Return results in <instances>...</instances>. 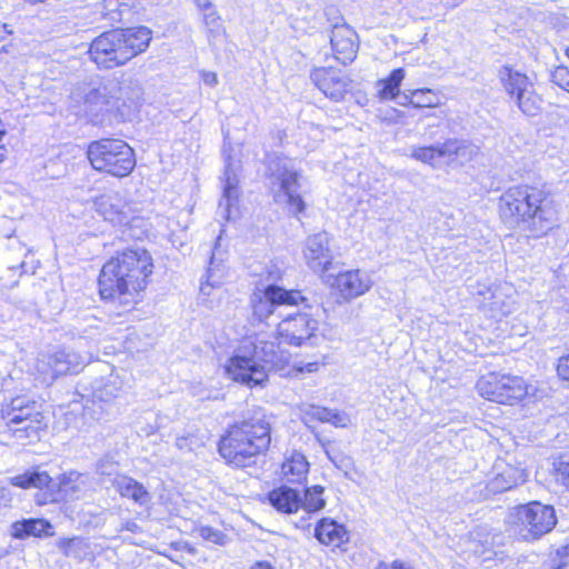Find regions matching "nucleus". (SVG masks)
I'll list each match as a JSON object with an SVG mask.
<instances>
[{"instance_id":"nucleus-1","label":"nucleus","mask_w":569,"mask_h":569,"mask_svg":"<svg viewBox=\"0 0 569 569\" xmlns=\"http://www.w3.org/2000/svg\"><path fill=\"white\" fill-rule=\"evenodd\" d=\"M150 253L143 248H127L109 259L98 278L99 295L103 301L129 308L138 302L152 273Z\"/></svg>"},{"instance_id":"nucleus-2","label":"nucleus","mask_w":569,"mask_h":569,"mask_svg":"<svg viewBox=\"0 0 569 569\" xmlns=\"http://www.w3.org/2000/svg\"><path fill=\"white\" fill-rule=\"evenodd\" d=\"M498 212L509 229H521L533 238L547 234L557 224L550 194L543 188L527 183L505 190L499 197Z\"/></svg>"},{"instance_id":"nucleus-3","label":"nucleus","mask_w":569,"mask_h":569,"mask_svg":"<svg viewBox=\"0 0 569 569\" xmlns=\"http://www.w3.org/2000/svg\"><path fill=\"white\" fill-rule=\"evenodd\" d=\"M270 442V417L262 408H257L229 426L219 440L218 451L228 465L244 468L256 463L257 457L269 449Z\"/></svg>"},{"instance_id":"nucleus-4","label":"nucleus","mask_w":569,"mask_h":569,"mask_svg":"<svg viewBox=\"0 0 569 569\" xmlns=\"http://www.w3.org/2000/svg\"><path fill=\"white\" fill-rule=\"evenodd\" d=\"M282 360L279 345L254 338L243 341L236 350L226 366V372L233 381L252 388L262 386L268 379V370L278 367Z\"/></svg>"},{"instance_id":"nucleus-5","label":"nucleus","mask_w":569,"mask_h":569,"mask_svg":"<svg viewBox=\"0 0 569 569\" xmlns=\"http://www.w3.org/2000/svg\"><path fill=\"white\" fill-rule=\"evenodd\" d=\"M89 475L77 470H68L56 480L39 467L9 478V483L20 489L36 488L43 490L36 496L38 505L58 503L64 500L79 499L89 486Z\"/></svg>"},{"instance_id":"nucleus-6","label":"nucleus","mask_w":569,"mask_h":569,"mask_svg":"<svg viewBox=\"0 0 569 569\" xmlns=\"http://www.w3.org/2000/svg\"><path fill=\"white\" fill-rule=\"evenodd\" d=\"M13 438L22 445L40 439V432L47 428L42 405L29 395H19L1 408Z\"/></svg>"},{"instance_id":"nucleus-7","label":"nucleus","mask_w":569,"mask_h":569,"mask_svg":"<svg viewBox=\"0 0 569 569\" xmlns=\"http://www.w3.org/2000/svg\"><path fill=\"white\" fill-rule=\"evenodd\" d=\"M267 176L272 186L278 187L274 198L284 203L288 212L299 218L306 210V202L301 194V172L292 161L280 154H271L267 160Z\"/></svg>"},{"instance_id":"nucleus-8","label":"nucleus","mask_w":569,"mask_h":569,"mask_svg":"<svg viewBox=\"0 0 569 569\" xmlns=\"http://www.w3.org/2000/svg\"><path fill=\"white\" fill-rule=\"evenodd\" d=\"M87 157L94 170L118 178L129 176L136 167L133 149L121 139L103 138L91 141Z\"/></svg>"},{"instance_id":"nucleus-9","label":"nucleus","mask_w":569,"mask_h":569,"mask_svg":"<svg viewBox=\"0 0 569 569\" xmlns=\"http://www.w3.org/2000/svg\"><path fill=\"white\" fill-rule=\"evenodd\" d=\"M508 523L511 535L523 541H533L555 528L557 517L552 506L531 501L513 508Z\"/></svg>"},{"instance_id":"nucleus-10","label":"nucleus","mask_w":569,"mask_h":569,"mask_svg":"<svg viewBox=\"0 0 569 569\" xmlns=\"http://www.w3.org/2000/svg\"><path fill=\"white\" fill-rule=\"evenodd\" d=\"M123 90V86L114 78L97 77L83 86V110L93 124L102 123L106 116L118 108L120 100L126 103Z\"/></svg>"},{"instance_id":"nucleus-11","label":"nucleus","mask_w":569,"mask_h":569,"mask_svg":"<svg viewBox=\"0 0 569 569\" xmlns=\"http://www.w3.org/2000/svg\"><path fill=\"white\" fill-rule=\"evenodd\" d=\"M497 77L509 101L525 116L536 117L541 112L543 99L525 72L510 64H503L498 69Z\"/></svg>"},{"instance_id":"nucleus-12","label":"nucleus","mask_w":569,"mask_h":569,"mask_svg":"<svg viewBox=\"0 0 569 569\" xmlns=\"http://www.w3.org/2000/svg\"><path fill=\"white\" fill-rule=\"evenodd\" d=\"M222 156L224 162L223 176L220 179L222 194L217 214L222 222H229L234 220L239 212L241 161L233 156V148L226 140L222 147Z\"/></svg>"},{"instance_id":"nucleus-13","label":"nucleus","mask_w":569,"mask_h":569,"mask_svg":"<svg viewBox=\"0 0 569 569\" xmlns=\"http://www.w3.org/2000/svg\"><path fill=\"white\" fill-rule=\"evenodd\" d=\"M476 388L482 398L510 406L521 401L528 393V386L523 378L497 372L482 376Z\"/></svg>"},{"instance_id":"nucleus-14","label":"nucleus","mask_w":569,"mask_h":569,"mask_svg":"<svg viewBox=\"0 0 569 569\" xmlns=\"http://www.w3.org/2000/svg\"><path fill=\"white\" fill-rule=\"evenodd\" d=\"M306 301L299 290H288L278 284H268L262 290H256L250 297L252 320L267 322L281 307H293Z\"/></svg>"},{"instance_id":"nucleus-15","label":"nucleus","mask_w":569,"mask_h":569,"mask_svg":"<svg viewBox=\"0 0 569 569\" xmlns=\"http://www.w3.org/2000/svg\"><path fill=\"white\" fill-rule=\"evenodd\" d=\"M93 207L103 220L113 226L127 228L122 233L131 230L133 226L137 227L140 222V218L132 214L130 204L120 192L111 191L97 197Z\"/></svg>"},{"instance_id":"nucleus-16","label":"nucleus","mask_w":569,"mask_h":569,"mask_svg":"<svg viewBox=\"0 0 569 569\" xmlns=\"http://www.w3.org/2000/svg\"><path fill=\"white\" fill-rule=\"evenodd\" d=\"M118 29L106 31L90 43V59L100 69H112L127 63Z\"/></svg>"},{"instance_id":"nucleus-17","label":"nucleus","mask_w":569,"mask_h":569,"mask_svg":"<svg viewBox=\"0 0 569 569\" xmlns=\"http://www.w3.org/2000/svg\"><path fill=\"white\" fill-rule=\"evenodd\" d=\"M317 330L318 321L306 312L288 313L277 323L280 342L296 347L306 342L312 345Z\"/></svg>"},{"instance_id":"nucleus-18","label":"nucleus","mask_w":569,"mask_h":569,"mask_svg":"<svg viewBox=\"0 0 569 569\" xmlns=\"http://www.w3.org/2000/svg\"><path fill=\"white\" fill-rule=\"evenodd\" d=\"M89 362V357L82 356L71 349H60L53 353L43 356L39 360L38 368L43 372L50 373L51 379L67 373H78Z\"/></svg>"},{"instance_id":"nucleus-19","label":"nucleus","mask_w":569,"mask_h":569,"mask_svg":"<svg viewBox=\"0 0 569 569\" xmlns=\"http://www.w3.org/2000/svg\"><path fill=\"white\" fill-rule=\"evenodd\" d=\"M310 79L326 97L333 101H341L351 84V80L341 70L332 67L315 68Z\"/></svg>"},{"instance_id":"nucleus-20","label":"nucleus","mask_w":569,"mask_h":569,"mask_svg":"<svg viewBox=\"0 0 569 569\" xmlns=\"http://www.w3.org/2000/svg\"><path fill=\"white\" fill-rule=\"evenodd\" d=\"M331 241L330 234L326 231L309 236L306 240L303 254L309 268L317 273L329 270L332 264L333 252Z\"/></svg>"},{"instance_id":"nucleus-21","label":"nucleus","mask_w":569,"mask_h":569,"mask_svg":"<svg viewBox=\"0 0 569 569\" xmlns=\"http://www.w3.org/2000/svg\"><path fill=\"white\" fill-rule=\"evenodd\" d=\"M345 301L356 299L370 290L372 281L369 274L355 269L339 272L332 283Z\"/></svg>"},{"instance_id":"nucleus-22","label":"nucleus","mask_w":569,"mask_h":569,"mask_svg":"<svg viewBox=\"0 0 569 569\" xmlns=\"http://www.w3.org/2000/svg\"><path fill=\"white\" fill-rule=\"evenodd\" d=\"M330 44L335 58L343 66L350 64L359 49L358 36L349 26L337 27L331 31Z\"/></svg>"},{"instance_id":"nucleus-23","label":"nucleus","mask_w":569,"mask_h":569,"mask_svg":"<svg viewBox=\"0 0 569 569\" xmlns=\"http://www.w3.org/2000/svg\"><path fill=\"white\" fill-rule=\"evenodd\" d=\"M301 420L315 433L321 446H325V441L316 432L315 427L311 426L312 422H328L335 427H347L349 422V418L345 412L316 405H307L301 409Z\"/></svg>"},{"instance_id":"nucleus-24","label":"nucleus","mask_w":569,"mask_h":569,"mask_svg":"<svg viewBox=\"0 0 569 569\" xmlns=\"http://www.w3.org/2000/svg\"><path fill=\"white\" fill-rule=\"evenodd\" d=\"M495 469V477L486 485L489 493H501L526 481L527 475L522 468L501 462L497 463Z\"/></svg>"},{"instance_id":"nucleus-25","label":"nucleus","mask_w":569,"mask_h":569,"mask_svg":"<svg viewBox=\"0 0 569 569\" xmlns=\"http://www.w3.org/2000/svg\"><path fill=\"white\" fill-rule=\"evenodd\" d=\"M313 536L321 545L333 548H340L350 540L346 526L330 517H323L316 523Z\"/></svg>"},{"instance_id":"nucleus-26","label":"nucleus","mask_w":569,"mask_h":569,"mask_svg":"<svg viewBox=\"0 0 569 569\" xmlns=\"http://www.w3.org/2000/svg\"><path fill=\"white\" fill-rule=\"evenodd\" d=\"M127 62L144 52L152 40V32L144 26L118 29Z\"/></svg>"},{"instance_id":"nucleus-27","label":"nucleus","mask_w":569,"mask_h":569,"mask_svg":"<svg viewBox=\"0 0 569 569\" xmlns=\"http://www.w3.org/2000/svg\"><path fill=\"white\" fill-rule=\"evenodd\" d=\"M9 532L13 539L19 540L30 537L42 538L53 536V527L47 519L27 518L12 522Z\"/></svg>"},{"instance_id":"nucleus-28","label":"nucleus","mask_w":569,"mask_h":569,"mask_svg":"<svg viewBox=\"0 0 569 569\" xmlns=\"http://www.w3.org/2000/svg\"><path fill=\"white\" fill-rule=\"evenodd\" d=\"M83 391H88V393L81 395L82 399H86V405L83 408H88V402L91 401L92 405L98 402L108 403L112 399L117 398L120 392V387L118 386L116 380L112 378H96L90 382V388H87L84 383L81 385Z\"/></svg>"},{"instance_id":"nucleus-29","label":"nucleus","mask_w":569,"mask_h":569,"mask_svg":"<svg viewBox=\"0 0 569 569\" xmlns=\"http://www.w3.org/2000/svg\"><path fill=\"white\" fill-rule=\"evenodd\" d=\"M269 503L279 512L296 513L302 506V497L298 489L280 486L268 493Z\"/></svg>"},{"instance_id":"nucleus-30","label":"nucleus","mask_w":569,"mask_h":569,"mask_svg":"<svg viewBox=\"0 0 569 569\" xmlns=\"http://www.w3.org/2000/svg\"><path fill=\"white\" fill-rule=\"evenodd\" d=\"M112 487L122 498L130 499L138 506H147L151 500V495L147 488L129 476L123 475L113 478Z\"/></svg>"},{"instance_id":"nucleus-31","label":"nucleus","mask_w":569,"mask_h":569,"mask_svg":"<svg viewBox=\"0 0 569 569\" xmlns=\"http://www.w3.org/2000/svg\"><path fill=\"white\" fill-rule=\"evenodd\" d=\"M57 547L66 557L73 558L78 562L94 558L91 542L82 537L60 538Z\"/></svg>"},{"instance_id":"nucleus-32","label":"nucleus","mask_w":569,"mask_h":569,"mask_svg":"<svg viewBox=\"0 0 569 569\" xmlns=\"http://www.w3.org/2000/svg\"><path fill=\"white\" fill-rule=\"evenodd\" d=\"M281 472L287 482L301 483L305 481L309 472V462L306 456L301 452L292 451L282 462Z\"/></svg>"},{"instance_id":"nucleus-33","label":"nucleus","mask_w":569,"mask_h":569,"mask_svg":"<svg viewBox=\"0 0 569 569\" xmlns=\"http://www.w3.org/2000/svg\"><path fill=\"white\" fill-rule=\"evenodd\" d=\"M446 162L463 164L471 161L478 153V147L467 140L447 139Z\"/></svg>"},{"instance_id":"nucleus-34","label":"nucleus","mask_w":569,"mask_h":569,"mask_svg":"<svg viewBox=\"0 0 569 569\" xmlns=\"http://www.w3.org/2000/svg\"><path fill=\"white\" fill-rule=\"evenodd\" d=\"M411 158L429 164L432 168H439L446 162L445 141L430 146L412 147Z\"/></svg>"},{"instance_id":"nucleus-35","label":"nucleus","mask_w":569,"mask_h":569,"mask_svg":"<svg viewBox=\"0 0 569 569\" xmlns=\"http://www.w3.org/2000/svg\"><path fill=\"white\" fill-rule=\"evenodd\" d=\"M406 77L403 68L393 69L390 74L377 82L378 96L380 100H397L400 96V87Z\"/></svg>"},{"instance_id":"nucleus-36","label":"nucleus","mask_w":569,"mask_h":569,"mask_svg":"<svg viewBox=\"0 0 569 569\" xmlns=\"http://www.w3.org/2000/svg\"><path fill=\"white\" fill-rule=\"evenodd\" d=\"M131 12V7L123 0H103L99 6V13L110 26L120 23Z\"/></svg>"},{"instance_id":"nucleus-37","label":"nucleus","mask_w":569,"mask_h":569,"mask_svg":"<svg viewBox=\"0 0 569 569\" xmlns=\"http://www.w3.org/2000/svg\"><path fill=\"white\" fill-rule=\"evenodd\" d=\"M323 492V487L319 485L307 487L302 497L301 508L309 513L322 510L326 507Z\"/></svg>"},{"instance_id":"nucleus-38","label":"nucleus","mask_w":569,"mask_h":569,"mask_svg":"<svg viewBox=\"0 0 569 569\" xmlns=\"http://www.w3.org/2000/svg\"><path fill=\"white\" fill-rule=\"evenodd\" d=\"M223 277V264L222 262H217L214 252H212V256L209 261V267L206 273V281L201 282L200 291L203 295H210V291L208 289L218 287L221 283Z\"/></svg>"},{"instance_id":"nucleus-39","label":"nucleus","mask_w":569,"mask_h":569,"mask_svg":"<svg viewBox=\"0 0 569 569\" xmlns=\"http://www.w3.org/2000/svg\"><path fill=\"white\" fill-rule=\"evenodd\" d=\"M413 101L412 107L417 109L435 108L439 104V97L429 88H421L412 90Z\"/></svg>"},{"instance_id":"nucleus-40","label":"nucleus","mask_w":569,"mask_h":569,"mask_svg":"<svg viewBox=\"0 0 569 569\" xmlns=\"http://www.w3.org/2000/svg\"><path fill=\"white\" fill-rule=\"evenodd\" d=\"M552 471L556 481L569 489V453H561L553 459Z\"/></svg>"},{"instance_id":"nucleus-41","label":"nucleus","mask_w":569,"mask_h":569,"mask_svg":"<svg viewBox=\"0 0 569 569\" xmlns=\"http://www.w3.org/2000/svg\"><path fill=\"white\" fill-rule=\"evenodd\" d=\"M96 471L99 476L108 478L112 483V479L122 476L118 472V463L110 457L101 458L96 465Z\"/></svg>"},{"instance_id":"nucleus-42","label":"nucleus","mask_w":569,"mask_h":569,"mask_svg":"<svg viewBox=\"0 0 569 569\" xmlns=\"http://www.w3.org/2000/svg\"><path fill=\"white\" fill-rule=\"evenodd\" d=\"M199 536L208 541L218 546H224L228 542V536L221 530L212 528L210 526H201L198 529Z\"/></svg>"},{"instance_id":"nucleus-43","label":"nucleus","mask_w":569,"mask_h":569,"mask_svg":"<svg viewBox=\"0 0 569 569\" xmlns=\"http://www.w3.org/2000/svg\"><path fill=\"white\" fill-rule=\"evenodd\" d=\"M550 78L555 84L569 92V69L566 66H557L551 71Z\"/></svg>"},{"instance_id":"nucleus-44","label":"nucleus","mask_w":569,"mask_h":569,"mask_svg":"<svg viewBox=\"0 0 569 569\" xmlns=\"http://www.w3.org/2000/svg\"><path fill=\"white\" fill-rule=\"evenodd\" d=\"M203 23L208 28L209 32L213 34H219L221 31L220 17L213 10L204 11L203 13Z\"/></svg>"},{"instance_id":"nucleus-45","label":"nucleus","mask_w":569,"mask_h":569,"mask_svg":"<svg viewBox=\"0 0 569 569\" xmlns=\"http://www.w3.org/2000/svg\"><path fill=\"white\" fill-rule=\"evenodd\" d=\"M112 513L107 509H101L97 512L88 511L84 516H88L87 525L93 528H100L107 523L109 516Z\"/></svg>"},{"instance_id":"nucleus-46","label":"nucleus","mask_w":569,"mask_h":569,"mask_svg":"<svg viewBox=\"0 0 569 569\" xmlns=\"http://www.w3.org/2000/svg\"><path fill=\"white\" fill-rule=\"evenodd\" d=\"M323 13L327 18V21L330 23L331 31L335 30V26H337V27L348 26L345 22V19L341 16L340 10L337 7L328 6L325 8Z\"/></svg>"},{"instance_id":"nucleus-47","label":"nucleus","mask_w":569,"mask_h":569,"mask_svg":"<svg viewBox=\"0 0 569 569\" xmlns=\"http://www.w3.org/2000/svg\"><path fill=\"white\" fill-rule=\"evenodd\" d=\"M101 335L102 328L100 325H89L81 331L78 343L81 346L82 340L98 341Z\"/></svg>"},{"instance_id":"nucleus-48","label":"nucleus","mask_w":569,"mask_h":569,"mask_svg":"<svg viewBox=\"0 0 569 569\" xmlns=\"http://www.w3.org/2000/svg\"><path fill=\"white\" fill-rule=\"evenodd\" d=\"M557 373L561 380L569 382V353L558 359Z\"/></svg>"},{"instance_id":"nucleus-49","label":"nucleus","mask_w":569,"mask_h":569,"mask_svg":"<svg viewBox=\"0 0 569 569\" xmlns=\"http://www.w3.org/2000/svg\"><path fill=\"white\" fill-rule=\"evenodd\" d=\"M12 492L6 487H0V517L3 516L4 511L11 508Z\"/></svg>"},{"instance_id":"nucleus-50","label":"nucleus","mask_w":569,"mask_h":569,"mask_svg":"<svg viewBox=\"0 0 569 569\" xmlns=\"http://www.w3.org/2000/svg\"><path fill=\"white\" fill-rule=\"evenodd\" d=\"M376 569H415L411 566L406 565L401 560H393L391 563H387L385 561H380Z\"/></svg>"},{"instance_id":"nucleus-51","label":"nucleus","mask_w":569,"mask_h":569,"mask_svg":"<svg viewBox=\"0 0 569 569\" xmlns=\"http://www.w3.org/2000/svg\"><path fill=\"white\" fill-rule=\"evenodd\" d=\"M12 29L9 24L0 22V48L4 49L9 37L12 34Z\"/></svg>"},{"instance_id":"nucleus-52","label":"nucleus","mask_w":569,"mask_h":569,"mask_svg":"<svg viewBox=\"0 0 569 569\" xmlns=\"http://www.w3.org/2000/svg\"><path fill=\"white\" fill-rule=\"evenodd\" d=\"M139 530H140V527L136 521L127 520L126 522H123L121 525V527L119 529H117V532L129 531L132 533H137Z\"/></svg>"},{"instance_id":"nucleus-53","label":"nucleus","mask_w":569,"mask_h":569,"mask_svg":"<svg viewBox=\"0 0 569 569\" xmlns=\"http://www.w3.org/2000/svg\"><path fill=\"white\" fill-rule=\"evenodd\" d=\"M201 79L209 87H213L218 83V78L214 72L204 71L201 74Z\"/></svg>"},{"instance_id":"nucleus-54","label":"nucleus","mask_w":569,"mask_h":569,"mask_svg":"<svg viewBox=\"0 0 569 569\" xmlns=\"http://www.w3.org/2000/svg\"><path fill=\"white\" fill-rule=\"evenodd\" d=\"M176 446L182 451H191V440L188 437H178L176 440Z\"/></svg>"},{"instance_id":"nucleus-55","label":"nucleus","mask_w":569,"mask_h":569,"mask_svg":"<svg viewBox=\"0 0 569 569\" xmlns=\"http://www.w3.org/2000/svg\"><path fill=\"white\" fill-rule=\"evenodd\" d=\"M397 99H399L398 103L403 107H406V106L412 107V102H415L412 90L409 91V93H407V92H403L402 94L400 93V96Z\"/></svg>"},{"instance_id":"nucleus-56","label":"nucleus","mask_w":569,"mask_h":569,"mask_svg":"<svg viewBox=\"0 0 569 569\" xmlns=\"http://www.w3.org/2000/svg\"><path fill=\"white\" fill-rule=\"evenodd\" d=\"M250 569H276L269 561H256Z\"/></svg>"},{"instance_id":"nucleus-57","label":"nucleus","mask_w":569,"mask_h":569,"mask_svg":"<svg viewBox=\"0 0 569 569\" xmlns=\"http://www.w3.org/2000/svg\"><path fill=\"white\" fill-rule=\"evenodd\" d=\"M197 4L203 11H208L213 8L209 0H197Z\"/></svg>"},{"instance_id":"nucleus-58","label":"nucleus","mask_w":569,"mask_h":569,"mask_svg":"<svg viewBox=\"0 0 569 569\" xmlns=\"http://www.w3.org/2000/svg\"><path fill=\"white\" fill-rule=\"evenodd\" d=\"M317 367H318V363L317 362H309L307 363L306 366V370L308 372H312V371H316L317 370Z\"/></svg>"},{"instance_id":"nucleus-59","label":"nucleus","mask_w":569,"mask_h":569,"mask_svg":"<svg viewBox=\"0 0 569 569\" xmlns=\"http://www.w3.org/2000/svg\"><path fill=\"white\" fill-rule=\"evenodd\" d=\"M565 54L569 58V46L565 49Z\"/></svg>"},{"instance_id":"nucleus-60","label":"nucleus","mask_w":569,"mask_h":569,"mask_svg":"<svg viewBox=\"0 0 569 569\" xmlns=\"http://www.w3.org/2000/svg\"><path fill=\"white\" fill-rule=\"evenodd\" d=\"M136 98L138 99L140 97V89L137 90V92L134 93Z\"/></svg>"},{"instance_id":"nucleus-61","label":"nucleus","mask_w":569,"mask_h":569,"mask_svg":"<svg viewBox=\"0 0 569 569\" xmlns=\"http://www.w3.org/2000/svg\"><path fill=\"white\" fill-rule=\"evenodd\" d=\"M327 457H329V460H332V457H330L329 451H326Z\"/></svg>"},{"instance_id":"nucleus-62","label":"nucleus","mask_w":569,"mask_h":569,"mask_svg":"<svg viewBox=\"0 0 569 569\" xmlns=\"http://www.w3.org/2000/svg\"><path fill=\"white\" fill-rule=\"evenodd\" d=\"M327 457H329V460H332V457H330L329 451H326Z\"/></svg>"},{"instance_id":"nucleus-63","label":"nucleus","mask_w":569,"mask_h":569,"mask_svg":"<svg viewBox=\"0 0 569 569\" xmlns=\"http://www.w3.org/2000/svg\"><path fill=\"white\" fill-rule=\"evenodd\" d=\"M327 457H329V460H332V457H330L329 451H326Z\"/></svg>"}]
</instances>
